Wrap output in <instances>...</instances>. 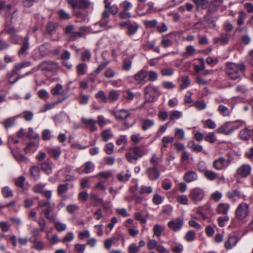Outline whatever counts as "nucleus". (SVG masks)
Returning <instances> with one entry per match:
<instances>
[{"instance_id": "obj_1", "label": "nucleus", "mask_w": 253, "mask_h": 253, "mask_svg": "<svg viewBox=\"0 0 253 253\" xmlns=\"http://www.w3.org/2000/svg\"><path fill=\"white\" fill-rule=\"evenodd\" d=\"M105 10L102 13V17L99 22V25L101 27H106L109 22L110 14H116L118 11L119 8L116 4H111V2L109 0H104Z\"/></svg>"}, {"instance_id": "obj_2", "label": "nucleus", "mask_w": 253, "mask_h": 253, "mask_svg": "<svg viewBox=\"0 0 253 253\" xmlns=\"http://www.w3.org/2000/svg\"><path fill=\"white\" fill-rule=\"evenodd\" d=\"M245 65L242 63L229 62L226 64L225 71L230 79L236 80L240 77L241 73L245 71Z\"/></svg>"}, {"instance_id": "obj_3", "label": "nucleus", "mask_w": 253, "mask_h": 253, "mask_svg": "<svg viewBox=\"0 0 253 253\" xmlns=\"http://www.w3.org/2000/svg\"><path fill=\"white\" fill-rule=\"evenodd\" d=\"M119 25L122 28H126V34L129 37L135 35L137 33L139 27L137 23L132 22L129 20L120 22Z\"/></svg>"}, {"instance_id": "obj_4", "label": "nucleus", "mask_w": 253, "mask_h": 253, "mask_svg": "<svg viewBox=\"0 0 253 253\" xmlns=\"http://www.w3.org/2000/svg\"><path fill=\"white\" fill-rule=\"evenodd\" d=\"M231 163L229 159H225L223 157H220L213 161L212 167L217 170H225Z\"/></svg>"}, {"instance_id": "obj_5", "label": "nucleus", "mask_w": 253, "mask_h": 253, "mask_svg": "<svg viewBox=\"0 0 253 253\" xmlns=\"http://www.w3.org/2000/svg\"><path fill=\"white\" fill-rule=\"evenodd\" d=\"M189 197L196 204L201 202L205 197L204 190L199 187L192 189L189 193Z\"/></svg>"}, {"instance_id": "obj_6", "label": "nucleus", "mask_w": 253, "mask_h": 253, "mask_svg": "<svg viewBox=\"0 0 253 253\" xmlns=\"http://www.w3.org/2000/svg\"><path fill=\"white\" fill-rule=\"evenodd\" d=\"M249 213V206L245 203L239 204L235 211L236 217L239 220L245 219Z\"/></svg>"}, {"instance_id": "obj_7", "label": "nucleus", "mask_w": 253, "mask_h": 253, "mask_svg": "<svg viewBox=\"0 0 253 253\" xmlns=\"http://www.w3.org/2000/svg\"><path fill=\"white\" fill-rule=\"evenodd\" d=\"M67 2L72 9H85L90 4L89 0H67Z\"/></svg>"}, {"instance_id": "obj_8", "label": "nucleus", "mask_w": 253, "mask_h": 253, "mask_svg": "<svg viewBox=\"0 0 253 253\" xmlns=\"http://www.w3.org/2000/svg\"><path fill=\"white\" fill-rule=\"evenodd\" d=\"M148 178L151 181H155L158 179L160 176V171L158 166H152L148 167L145 171Z\"/></svg>"}, {"instance_id": "obj_9", "label": "nucleus", "mask_w": 253, "mask_h": 253, "mask_svg": "<svg viewBox=\"0 0 253 253\" xmlns=\"http://www.w3.org/2000/svg\"><path fill=\"white\" fill-rule=\"evenodd\" d=\"M39 67L42 71L46 72H54L57 71L58 68L57 63L51 61H43Z\"/></svg>"}, {"instance_id": "obj_10", "label": "nucleus", "mask_w": 253, "mask_h": 253, "mask_svg": "<svg viewBox=\"0 0 253 253\" xmlns=\"http://www.w3.org/2000/svg\"><path fill=\"white\" fill-rule=\"evenodd\" d=\"M235 128H237V127H235L234 126H232L230 123H226L219 127L215 131L217 133L229 135Z\"/></svg>"}, {"instance_id": "obj_11", "label": "nucleus", "mask_w": 253, "mask_h": 253, "mask_svg": "<svg viewBox=\"0 0 253 253\" xmlns=\"http://www.w3.org/2000/svg\"><path fill=\"white\" fill-rule=\"evenodd\" d=\"M32 73H33V72L30 71L20 76L19 72H16L12 69V71L8 74V81L10 84H13L18 81L20 78H23L27 75H30Z\"/></svg>"}, {"instance_id": "obj_12", "label": "nucleus", "mask_w": 253, "mask_h": 253, "mask_svg": "<svg viewBox=\"0 0 253 253\" xmlns=\"http://www.w3.org/2000/svg\"><path fill=\"white\" fill-rule=\"evenodd\" d=\"M184 223V220L182 218H177L175 220L169 222L168 227L175 232L181 229Z\"/></svg>"}, {"instance_id": "obj_13", "label": "nucleus", "mask_w": 253, "mask_h": 253, "mask_svg": "<svg viewBox=\"0 0 253 253\" xmlns=\"http://www.w3.org/2000/svg\"><path fill=\"white\" fill-rule=\"evenodd\" d=\"M144 92L146 96L150 95V96H152V98L150 99V101H152L154 100L155 95L159 96L161 94L158 88L152 85H149L145 87Z\"/></svg>"}, {"instance_id": "obj_14", "label": "nucleus", "mask_w": 253, "mask_h": 253, "mask_svg": "<svg viewBox=\"0 0 253 253\" xmlns=\"http://www.w3.org/2000/svg\"><path fill=\"white\" fill-rule=\"evenodd\" d=\"M112 114L115 116L116 119L124 120L128 118L130 113L128 110L121 109L118 111H113Z\"/></svg>"}, {"instance_id": "obj_15", "label": "nucleus", "mask_w": 253, "mask_h": 253, "mask_svg": "<svg viewBox=\"0 0 253 253\" xmlns=\"http://www.w3.org/2000/svg\"><path fill=\"white\" fill-rule=\"evenodd\" d=\"M69 190V184L67 183L64 184H60L58 185L57 188V195L61 197L63 200L67 199V197L65 195Z\"/></svg>"}, {"instance_id": "obj_16", "label": "nucleus", "mask_w": 253, "mask_h": 253, "mask_svg": "<svg viewBox=\"0 0 253 253\" xmlns=\"http://www.w3.org/2000/svg\"><path fill=\"white\" fill-rule=\"evenodd\" d=\"M29 40V38L28 36H26L23 40L22 46L18 52L19 56H25L26 55L27 50L30 47Z\"/></svg>"}, {"instance_id": "obj_17", "label": "nucleus", "mask_w": 253, "mask_h": 253, "mask_svg": "<svg viewBox=\"0 0 253 253\" xmlns=\"http://www.w3.org/2000/svg\"><path fill=\"white\" fill-rule=\"evenodd\" d=\"M251 170L250 166L244 164L238 169L237 173L241 177H246L250 174Z\"/></svg>"}, {"instance_id": "obj_18", "label": "nucleus", "mask_w": 253, "mask_h": 253, "mask_svg": "<svg viewBox=\"0 0 253 253\" xmlns=\"http://www.w3.org/2000/svg\"><path fill=\"white\" fill-rule=\"evenodd\" d=\"M230 208V205L229 204L221 203L217 206L216 211L218 214L227 215Z\"/></svg>"}, {"instance_id": "obj_19", "label": "nucleus", "mask_w": 253, "mask_h": 253, "mask_svg": "<svg viewBox=\"0 0 253 253\" xmlns=\"http://www.w3.org/2000/svg\"><path fill=\"white\" fill-rule=\"evenodd\" d=\"M81 120L82 123L84 125L90 126L89 129L91 132L97 130V128L96 126V122L95 120L92 118L86 119L84 118H82Z\"/></svg>"}, {"instance_id": "obj_20", "label": "nucleus", "mask_w": 253, "mask_h": 253, "mask_svg": "<svg viewBox=\"0 0 253 253\" xmlns=\"http://www.w3.org/2000/svg\"><path fill=\"white\" fill-rule=\"evenodd\" d=\"M46 208H47L43 211L45 217L51 222H55L56 216L50 214V212L54 209L55 205L54 204L52 205L50 204Z\"/></svg>"}, {"instance_id": "obj_21", "label": "nucleus", "mask_w": 253, "mask_h": 253, "mask_svg": "<svg viewBox=\"0 0 253 253\" xmlns=\"http://www.w3.org/2000/svg\"><path fill=\"white\" fill-rule=\"evenodd\" d=\"M239 239L235 236L229 235L227 240L225 241L224 247L227 250L232 249L235 246L238 242Z\"/></svg>"}, {"instance_id": "obj_22", "label": "nucleus", "mask_w": 253, "mask_h": 253, "mask_svg": "<svg viewBox=\"0 0 253 253\" xmlns=\"http://www.w3.org/2000/svg\"><path fill=\"white\" fill-rule=\"evenodd\" d=\"M230 38V34L228 33L222 34L220 37L213 39V42L215 43H220L224 45L227 43Z\"/></svg>"}, {"instance_id": "obj_23", "label": "nucleus", "mask_w": 253, "mask_h": 253, "mask_svg": "<svg viewBox=\"0 0 253 253\" xmlns=\"http://www.w3.org/2000/svg\"><path fill=\"white\" fill-rule=\"evenodd\" d=\"M184 179L187 182H191L198 179V175L193 171H187L183 176Z\"/></svg>"}, {"instance_id": "obj_24", "label": "nucleus", "mask_w": 253, "mask_h": 253, "mask_svg": "<svg viewBox=\"0 0 253 253\" xmlns=\"http://www.w3.org/2000/svg\"><path fill=\"white\" fill-rule=\"evenodd\" d=\"M147 75L148 71L141 70L134 75L133 78L137 82H141L145 79Z\"/></svg>"}, {"instance_id": "obj_25", "label": "nucleus", "mask_w": 253, "mask_h": 253, "mask_svg": "<svg viewBox=\"0 0 253 253\" xmlns=\"http://www.w3.org/2000/svg\"><path fill=\"white\" fill-rule=\"evenodd\" d=\"M42 170L47 174H50L52 172V163L44 162L41 164Z\"/></svg>"}, {"instance_id": "obj_26", "label": "nucleus", "mask_w": 253, "mask_h": 253, "mask_svg": "<svg viewBox=\"0 0 253 253\" xmlns=\"http://www.w3.org/2000/svg\"><path fill=\"white\" fill-rule=\"evenodd\" d=\"M187 146L191 149L194 152H200L203 150L202 146L196 144L193 140H190L188 142Z\"/></svg>"}, {"instance_id": "obj_27", "label": "nucleus", "mask_w": 253, "mask_h": 253, "mask_svg": "<svg viewBox=\"0 0 253 253\" xmlns=\"http://www.w3.org/2000/svg\"><path fill=\"white\" fill-rule=\"evenodd\" d=\"M47 150L48 153L55 160H57L59 158L61 153V151L59 147H49L47 148Z\"/></svg>"}, {"instance_id": "obj_28", "label": "nucleus", "mask_w": 253, "mask_h": 253, "mask_svg": "<svg viewBox=\"0 0 253 253\" xmlns=\"http://www.w3.org/2000/svg\"><path fill=\"white\" fill-rule=\"evenodd\" d=\"M30 173L35 180H37L40 177V170L39 167L33 166L31 167L30 169Z\"/></svg>"}, {"instance_id": "obj_29", "label": "nucleus", "mask_w": 253, "mask_h": 253, "mask_svg": "<svg viewBox=\"0 0 253 253\" xmlns=\"http://www.w3.org/2000/svg\"><path fill=\"white\" fill-rule=\"evenodd\" d=\"M204 175L207 179L210 181H213L219 178L217 173L209 169L206 171Z\"/></svg>"}, {"instance_id": "obj_30", "label": "nucleus", "mask_w": 253, "mask_h": 253, "mask_svg": "<svg viewBox=\"0 0 253 253\" xmlns=\"http://www.w3.org/2000/svg\"><path fill=\"white\" fill-rule=\"evenodd\" d=\"M82 167L83 172L86 174L90 173L94 169V165L90 161L85 162Z\"/></svg>"}, {"instance_id": "obj_31", "label": "nucleus", "mask_w": 253, "mask_h": 253, "mask_svg": "<svg viewBox=\"0 0 253 253\" xmlns=\"http://www.w3.org/2000/svg\"><path fill=\"white\" fill-rule=\"evenodd\" d=\"M120 95V91L119 90H112L109 92L108 97V101L114 102L118 100Z\"/></svg>"}, {"instance_id": "obj_32", "label": "nucleus", "mask_w": 253, "mask_h": 253, "mask_svg": "<svg viewBox=\"0 0 253 253\" xmlns=\"http://www.w3.org/2000/svg\"><path fill=\"white\" fill-rule=\"evenodd\" d=\"M226 196L228 198L235 200L236 198H240L241 197V193L238 190H234L227 192Z\"/></svg>"}, {"instance_id": "obj_33", "label": "nucleus", "mask_w": 253, "mask_h": 253, "mask_svg": "<svg viewBox=\"0 0 253 253\" xmlns=\"http://www.w3.org/2000/svg\"><path fill=\"white\" fill-rule=\"evenodd\" d=\"M195 49L193 45H188L185 48V51L182 53V56L184 58H187L189 56L194 54Z\"/></svg>"}, {"instance_id": "obj_34", "label": "nucleus", "mask_w": 253, "mask_h": 253, "mask_svg": "<svg viewBox=\"0 0 253 253\" xmlns=\"http://www.w3.org/2000/svg\"><path fill=\"white\" fill-rule=\"evenodd\" d=\"M252 131L250 129L244 128L239 133L240 138L244 140L249 139L252 135Z\"/></svg>"}, {"instance_id": "obj_35", "label": "nucleus", "mask_w": 253, "mask_h": 253, "mask_svg": "<svg viewBox=\"0 0 253 253\" xmlns=\"http://www.w3.org/2000/svg\"><path fill=\"white\" fill-rule=\"evenodd\" d=\"M218 111L220 115L224 117L229 116L231 113V110L223 105H219L218 107Z\"/></svg>"}, {"instance_id": "obj_36", "label": "nucleus", "mask_w": 253, "mask_h": 253, "mask_svg": "<svg viewBox=\"0 0 253 253\" xmlns=\"http://www.w3.org/2000/svg\"><path fill=\"white\" fill-rule=\"evenodd\" d=\"M198 7L206 9L209 7V1L208 0H192Z\"/></svg>"}, {"instance_id": "obj_37", "label": "nucleus", "mask_w": 253, "mask_h": 253, "mask_svg": "<svg viewBox=\"0 0 253 253\" xmlns=\"http://www.w3.org/2000/svg\"><path fill=\"white\" fill-rule=\"evenodd\" d=\"M154 125V122L152 120L144 119L142 121V129L145 131Z\"/></svg>"}, {"instance_id": "obj_38", "label": "nucleus", "mask_w": 253, "mask_h": 253, "mask_svg": "<svg viewBox=\"0 0 253 253\" xmlns=\"http://www.w3.org/2000/svg\"><path fill=\"white\" fill-rule=\"evenodd\" d=\"M113 133L111 129L103 130L101 133V136L104 141L106 142L113 137Z\"/></svg>"}, {"instance_id": "obj_39", "label": "nucleus", "mask_w": 253, "mask_h": 253, "mask_svg": "<svg viewBox=\"0 0 253 253\" xmlns=\"http://www.w3.org/2000/svg\"><path fill=\"white\" fill-rule=\"evenodd\" d=\"M31 62L30 61H26L24 62H22L20 63H18L16 64L13 69L14 71L16 72H19L20 73V70L22 69L29 67L31 65Z\"/></svg>"}, {"instance_id": "obj_40", "label": "nucleus", "mask_w": 253, "mask_h": 253, "mask_svg": "<svg viewBox=\"0 0 253 253\" xmlns=\"http://www.w3.org/2000/svg\"><path fill=\"white\" fill-rule=\"evenodd\" d=\"M130 150L138 159L141 158L144 155L143 150L138 146L132 148Z\"/></svg>"}, {"instance_id": "obj_41", "label": "nucleus", "mask_w": 253, "mask_h": 253, "mask_svg": "<svg viewBox=\"0 0 253 253\" xmlns=\"http://www.w3.org/2000/svg\"><path fill=\"white\" fill-rule=\"evenodd\" d=\"M85 35V33L84 32L74 31L70 36V40L72 41H74L79 38L84 37Z\"/></svg>"}, {"instance_id": "obj_42", "label": "nucleus", "mask_w": 253, "mask_h": 253, "mask_svg": "<svg viewBox=\"0 0 253 253\" xmlns=\"http://www.w3.org/2000/svg\"><path fill=\"white\" fill-rule=\"evenodd\" d=\"M57 25L56 23L49 22L46 27L47 32L50 34H53L55 32Z\"/></svg>"}, {"instance_id": "obj_43", "label": "nucleus", "mask_w": 253, "mask_h": 253, "mask_svg": "<svg viewBox=\"0 0 253 253\" xmlns=\"http://www.w3.org/2000/svg\"><path fill=\"white\" fill-rule=\"evenodd\" d=\"M63 86L60 84H57L55 86L52 88L51 92L53 95H61L63 92L62 91Z\"/></svg>"}, {"instance_id": "obj_44", "label": "nucleus", "mask_w": 253, "mask_h": 253, "mask_svg": "<svg viewBox=\"0 0 253 253\" xmlns=\"http://www.w3.org/2000/svg\"><path fill=\"white\" fill-rule=\"evenodd\" d=\"M181 84L180 86V89L186 88L191 84V82L187 76H184L181 79Z\"/></svg>"}, {"instance_id": "obj_45", "label": "nucleus", "mask_w": 253, "mask_h": 253, "mask_svg": "<svg viewBox=\"0 0 253 253\" xmlns=\"http://www.w3.org/2000/svg\"><path fill=\"white\" fill-rule=\"evenodd\" d=\"M196 238L195 232L193 230L188 231L184 236V239L187 242L194 241Z\"/></svg>"}, {"instance_id": "obj_46", "label": "nucleus", "mask_w": 253, "mask_h": 253, "mask_svg": "<svg viewBox=\"0 0 253 253\" xmlns=\"http://www.w3.org/2000/svg\"><path fill=\"white\" fill-rule=\"evenodd\" d=\"M34 245L32 247V249H34L37 251H42L45 248L44 243L42 241L36 240L35 242H32Z\"/></svg>"}, {"instance_id": "obj_47", "label": "nucleus", "mask_w": 253, "mask_h": 253, "mask_svg": "<svg viewBox=\"0 0 253 253\" xmlns=\"http://www.w3.org/2000/svg\"><path fill=\"white\" fill-rule=\"evenodd\" d=\"M164 228L159 224H155L153 226V230L154 232V235L157 237H160L162 234V231Z\"/></svg>"}, {"instance_id": "obj_48", "label": "nucleus", "mask_w": 253, "mask_h": 253, "mask_svg": "<svg viewBox=\"0 0 253 253\" xmlns=\"http://www.w3.org/2000/svg\"><path fill=\"white\" fill-rule=\"evenodd\" d=\"M48 43H44L39 47L40 54L42 56L44 57L48 53Z\"/></svg>"}, {"instance_id": "obj_49", "label": "nucleus", "mask_w": 253, "mask_h": 253, "mask_svg": "<svg viewBox=\"0 0 253 253\" xmlns=\"http://www.w3.org/2000/svg\"><path fill=\"white\" fill-rule=\"evenodd\" d=\"M37 94L38 97L40 98L43 99L44 100H46L49 96L48 92L45 89H44L40 90L38 92Z\"/></svg>"}, {"instance_id": "obj_50", "label": "nucleus", "mask_w": 253, "mask_h": 253, "mask_svg": "<svg viewBox=\"0 0 253 253\" xmlns=\"http://www.w3.org/2000/svg\"><path fill=\"white\" fill-rule=\"evenodd\" d=\"M175 137L178 139L182 140L184 139L185 132L182 128H176L174 130Z\"/></svg>"}, {"instance_id": "obj_51", "label": "nucleus", "mask_w": 253, "mask_h": 253, "mask_svg": "<svg viewBox=\"0 0 253 253\" xmlns=\"http://www.w3.org/2000/svg\"><path fill=\"white\" fill-rule=\"evenodd\" d=\"M95 96L96 98H99L101 101L104 103L108 101V97H107L105 93L103 90H99L95 95Z\"/></svg>"}, {"instance_id": "obj_52", "label": "nucleus", "mask_w": 253, "mask_h": 253, "mask_svg": "<svg viewBox=\"0 0 253 253\" xmlns=\"http://www.w3.org/2000/svg\"><path fill=\"white\" fill-rule=\"evenodd\" d=\"M86 64L81 63L77 66V73L79 75H83L85 74L86 68Z\"/></svg>"}, {"instance_id": "obj_53", "label": "nucleus", "mask_w": 253, "mask_h": 253, "mask_svg": "<svg viewBox=\"0 0 253 253\" xmlns=\"http://www.w3.org/2000/svg\"><path fill=\"white\" fill-rule=\"evenodd\" d=\"M38 223L40 227V230L42 232H45L47 228V225L44 218L41 216L38 221Z\"/></svg>"}, {"instance_id": "obj_54", "label": "nucleus", "mask_w": 253, "mask_h": 253, "mask_svg": "<svg viewBox=\"0 0 253 253\" xmlns=\"http://www.w3.org/2000/svg\"><path fill=\"white\" fill-rule=\"evenodd\" d=\"M152 191L153 188L151 186L143 185L141 186L139 193L142 195L144 194H149L151 193Z\"/></svg>"}, {"instance_id": "obj_55", "label": "nucleus", "mask_w": 253, "mask_h": 253, "mask_svg": "<svg viewBox=\"0 0 253 253\" xmlns=\"http://www.w3.org/2000/svg\"><path fill=\"white\" fill-rule=\"evenodd\" d=\"M32 237L30 239L31 242H35L37 240L38 236L40 234V230L37 228H34L31 231Z\"/></svg>"}, {"instance_id": "obj_56", "label": "nucleus", "mask_w": 253, "mask_h": 253, "mask_svg": "<svg viewBox=\"0 0 253 253\" xmlns=\"http://www.w3.org/2000/svg\"><path fill=\"white\" fill-rule=\"evenodd\" d=\"M177 202L180 204L187 205L188 204V199L186 195H182L177 197Z\"/></svg>"}, {"instance_id": "obj_57", "label": "nucleus", "mask_w": 253, "mask_h": 253, "mask_svg": "<svg viewBox=\"0 0 253 253\" xmlns=\"http://www.w3.org/2000/svg\"><path fill=\"white\" fill-rule=\"evenodd\" d=\"M25 181V178L23 176H20L17 178L15 179V184L17 186H18L22 189H24Z\"/></svg>"}, {"instance_id": "obj_58", "label": "nucleus", "mask_w": 253, "mask_h": 253, "mask_svg": "<svg viewBox=\"0 0 253 253\" xmlns=\"http://www.w3.org/2000/svg\"><path fill=\"white\" fill-rule=\"evenodd\" d=\"M57 14L60 19L62 20H68L70 18V14L64 9H60L57 12Z\"/></svg>"}, {"instance_id": "obj_59", "label": "nucleus", "mask_w": 253, "mask_h": 253, "mask_svg": "<svg viewBox=\"0 0 253 253\" xmlns=\"http://www.w3.org/2000/svg\"><path fill=\"white\" fill-rule=\"evenodd\" d=\"M239 14V16L237 20V24L238 26H241L244 23V19L246 18L247 14L243 11H240Z\"/></svg>"}, {"instance_id": "obj_60", "label": "nucleus", "mask_w": 253, "mask_h": 253, "mask_svg": "<svg viewBox=\"0 0 253 253\" xmlns=\"http://www.w3.org/2000/svg\"><path fill=\"white\" fill-rule=\"evenodd\" d=\"M1 192L3 196L6 198L9 197H12L13 195L12 190L7 186L2 189Z\"/></svg>"}, {"instance_id": "obj_61", "label": "nucleus", "mask_w": 253, "mask_h": 253, "mask_svg": "<svg viewBox=\"0 0 253 253\" xmlns=\"http://www.w3.org/2000/svg\"><path fill=\"white\" fill-rule=\"evenodd\" d=\"M173 73L174 70L172 68H164L161 71V73L163 76H171Z\"/></svg>"}, {"instance_id": "obj_62", "label": "nucleus", "mask_w": 253, "mask_h": 253, "mask_svg": "<svg viewBox=\"0 0 253 253\" xmlns=\"http://www.w3.org/2000/svg\"><path fill=\"white\" fill-rule=\"evenodd\" d=\"M44 188V185L42 183L36 184L33 188V191L37 193H42Z\"/></svg>"}, {"instance_id": "obj_63", "label": "nucleus", "mask_w": 253, "mask_h": 253, "mask_svg": "<svg viewBox=\"0 0 253 253\" xmlns=\"http://www.w3.org/2000/svg\"><path fill=\"white\" fill-rule=\"evenodd\" d=\"M148 80L150 82H154L158 79V74L154 71L148 72Z\"/></svg>"}, {"instance_id": "obj_64", "label": "nucleus", "mask_w": 253, "mask_h": 253, "mask_svg": "<svg viewBox=\"0 0 253 253\" xmlns=\"http://www.w3.org/2000/svg\"><path fill=\"white\" fill-rule=\"evenodd\" d=\"M204 139L205 141L211 143H214L216 140L214 137V133L213 132H209L204 137Z\"/></svg>"}]
</instances>
